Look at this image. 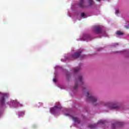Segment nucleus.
<instances>
[{
	"mask_svg": "<svg viewBox=\"0 0 129 129\" xmlns=\"http://www.w3.org/2000/svg\"><path fill=\"white\" fill-rule=\"evenodd\" d=\"M79 71V69H75V72H77V71Z\"/></svg>",
	"mask_w": 129,
	"mask_h": 129,
	"instance_id": "obj_13",
	"label": "nucleus"
},
{
	"mask_svg": "<svg viewBox=\"0 0 129 129\" xmlns=\"http://www.w3.org/2000/svg\"><path fill=\"white\" fill-rule=\"evenodd\" d=\"M115 14H116V15H118L119 14V10H115Z\"/></svg>",
	"mask_w": 129,
	"mask_h": 129,
	"instance_id": "obj_11",
	"label": "nucleus"
},
{
	"mask_svg": "<svg viewBox=\"0 0 129 129\" xmlns=\"http://www.w3.org/2000/svg\"><path fill=\"white\" fill-rule=\"evenodd\" d=\"M125 24H129V22L128 21H126V23Z\"/></svg>",
	"mask_w": 129,
	"mask_h": 129,
	"instance_id": "obj_16",
	"label": "nucleus"
},
{
	"mask_svg": "<svg viewBox=\"0 0 129 129\" xmlns=\"http://www.w3.org/2000/svg\"><path fill=\"white\" fill-rule=\"evenodd\" d=\"M84 1L85 0H81V2L82 3H83V2H84ZM89 1V3L90 4V5H92V0H88Z\"/></svg>",
	"mask_w": 129,
	"mask_h": 129,
	"instance_id": "obj_9",
	"label": "nucleus"
},
{
	"mask_svg": "<svg viewBox=\"0 0 129 129\" xmlns=\"http://www.w3.org/2000/svg\"><path fill=\"white\" fill-rule=\"evenodd\" d=\"M49 111L51 114L53 115H59V113L62 112V110H61V107L59 106H55L53 107H51L49 109Z\"/></svg>",
	"mask_w": 129,
	"mask_h": 129,
	"instance_id": "obj_1",
	"label": "nucleus"
},
{
	"mask_svg": "<svg viewBox=\"0 0 129 129\" xmlns=\"http://www.w3.org/2000/svg\"><path fill=\"white\" fill-rule=\"evenodd\" d=\"M25 115V111H22L19 112L18 114L19 116H23Z\"/></svg>",
	"mask_w": 129,
	"mask_h": 129,
	"instance_id": "obj_8",
	"label": "nucleus"
},
{
	"mask_svg": "<svg viewBox=\"0 0 129 129\" xmlns=\"http://www.w3.org/2000/svg\"><path fill=\"white\" fill-rule=\"evenodd\" d=\"M117 35H118V36H120L121 35H122V32H120V31H117L116 32Z\"/></svg>",
	"mask_w": 129,
	"mask_h": 129,
	"instance_id": "obj_10",
	"label": "nucleus"
},
{
	"mask_svg": "<svg viewBox=\"0 0 129 129\" xmlns=\"http://www.w3.org/2000/svg\"><path fill=\"white\" fill-rule=\"evenodd\" d=\"M88 99L89 100H91L92 102H95L97 100V98L96 97H93L92 96H89Z\"/></svg>",
	"mask_w": 129,
	"mask_h": 129,
	"instance_id": "obj_6",
	"label": "nucleus"
},
{
	"mask_svg": "<svg viewBox=\"0 0 129 129\" xmlns=\"http://www.w3.org/2000/svg\"><path fill=\"white\" fill-rule=\"evenodd\" d=\"M80 80H81V77L80 78Z\"/></svg>",
	"mask_w": 129,
	"mask_h": 129,
	"instance_id": "obj_19",
	"label": "nucleus"
},
{
	"mask_svg": "<svg viewBox=\"0 0 129 129\" xmlns=\"http://www.w3.org/2000/svg\"><path fill=\"white\" fill-rule=\"evenodd\" d=\"M53 82H56V79H53Z\"/></svg>",
	"mask_w": 129,
	"mask_h": 129,
	"instance_id": "obj_14",
	"label": "nucleus"
},
{
	"mask_svg": "<svg viewBox=\"0 0 129 129\" xmlns=\"http://www.w3.org/2000/svg\"><path fill=\"white\" fill-rule=\"evenodd\" d=\"M95 32L97 34H99V33H101V26H98L95 27Z\"/></svg>",
	"mask_w": 129,
	"mask_h": 129,
	"instance_id": "obj_4",
	"label": "nucleus"
},
{
	"mask_svg": "<svg viewBox=\"0 0 129 129\" xmlns=\"http://www.w3.org/2000/svg\"><path fill=\"white\" fill-rule=\"evenodd\" d=\"M84 16H85V14L82 13L81 14V16L83 17V19H85V18H86V17Z\"/></svg>",
	"mask_w": 129,
	"mask_h": 129,
	"instance_id": "obj_12",
	"label": "nucleus"
},
{
	"mask_svg": "<svg viewBox=\"0 0 129 129\" xmlns=\"http://www.w3.org/2000/svg\"><path fill=\"white\" fill-rule=\"evenodd\" d=\"M0 102L2 105H5V104H8V105H15V104H18L19 102L17 101L12 100L8 102L7 101L6 98L4 97H3L0 99Z\"/></svg>",
	"mask_w": 129,
	"mask_h": 129,
	"instance_id": "obj_2",
	"label": "nucleus"
},
{
	"mask_svg": "<svg viewBox=\"0 0 129 129\" xmlns=\"http://www.w3.org/2000/svg\"><path fill=\"white\" fill-rule=\"evenodd\" d=\"M84 37H86V36H84Z\"/></svg>",
	"mask_w": 129,
	"mask_h": 129,
	"instance_id": "obj_20",
	"label": "nucleus"
},
{
	"mask_svg": "<svg viewBox=\"0 0 129 129\" xmlns=\"http://www.w3.org/2000/svg\"><path fill=\"white\" fill-rule=\"evenodd\" d=\"M98 1H100V0H98Z\"/></svg>",
	"mask_w": 129,
	"mask_h": 129,
	"instance_id": "obj_21",
	"label": "nucleus"
},
{
	"mask_svg": "<svg viewBox=\"0 0 129 129\" xmlns=\"http://www.w3.org/2000/svg\"><path fill=\"white\" fill-rule=\"evenodd\" d=\"M128 26H129V25H128Z\"/></svg>",
	"mask_w": 129,
	"mask_h": 129,
	"instance_id": "obj_22",
	"label": "nucleus"
},
{
	"mask_svg": "<svg viewBox=\"0 0 129 129\" xmlns=\"http://www.w3.org/2000/svg\"><path fill=\"white\" fill-rule=\"evenodd\" d=\"M39 104H40V105H42V103H39Z\"/></svg>",
	"mask_w": 129,
	"mask_h": 129,
	"instance_id": "obj_17",
	"label": "nucleus"
},
{
	"mask_svg": "<svg viewBox=\"0 0 129 129\" xmlns=\"http://www.w3.org/2000/svg\"><path fill=\"white\" fill-rule=\"evenodd\" d=\"M0 94H2V95H3V96H5V94H2V93H0Z\"/></svg>",
	"mask_w": 129,
	"mask_h": 129,
	"instance_id": "obj_15",
	"label": "nucleus"
},
{
	"mask_svg": "<svg viewBox=\"0 0 129 129\" xmlns=\"http://www.w3.org/2000/svg\"><path fill=\"white\" fill-rule=\"evenodd\" d=\"M83 40H85V37H84V38H83Z\"/></svg>",
	"mask_w": 129,
	"mask_h": 129,
	"instance_id": "obj_18",
	"label": "nucleus"
},
{
	"mask_svg": "<svg viewBox=\"0 0 129 129\" xmlns=\"http://www.w3.org/2000/svg\"><path fill=\"white\" fill-rule=\"evenodd\" d=\"M80 56V52H75L73 57L75 58H77V57H79Z\"/></svg>",
	"mask_w": 129,
	"mask_h": 129,
	"instance_id": "obj_7",
	"label": "nucleus"
},
{
	"mask_svg": "<svg viewBox=\"0 0 129 129\" xmlns=\"http://www.w3.org/2000/svg\"><path fill=\"white\" fill-rule=\"evenodd\" d=\"M71 117L72 118H73V120L75 122V123L77 124L80 122V120L79 119V118L75 117V116H71Z\"/></svg>",
	"mask_w": 129,
	"mask_h": 129,
	"instance_id": "obj_5",
	"label": "nucleus"
},
{
	"mask_svg": "<svg viewBox=\"0 0 129 129\" xmlns=\"http://www.w3.org/2000/svg\"><path fill=\"white\" fill-rule=\"evenodd\" d=\"M107 105H109V107L113 109H119L120 106L119 104L117 103L111 104V103H107Z\"/></svg>",
	"mask_w": 129,
	"mask_h": 129,
	"instance_id": "obj_3",
	"label": "nucleus"
}]
</instances>
